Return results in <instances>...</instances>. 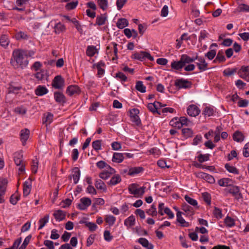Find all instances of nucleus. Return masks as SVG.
Here are the masks:
<instances>
[{"instance_id": "49530a36", "label": "nucleus", "mask_w": 249, "mask_h": 249, "mask_svg": "<svg viewBox=\"0 0 249 249\" xmlns=\"http://www.w3.org/2000/svg\"><path fill=\"white\" fill-rule=\"evenodd\" d=\"M229 192L233 196L240 195L239 188L236 186H233L229 189Z\"/></svg>"}, {"instance_id": "c756f323", "label": "nucleus", "mask_w": 249, "mask_h": 249, "mask_svg": "<svg viewBox=\"0 0 249 249\" xmlns=\"http://www.w3.org/2000/svg\"><path fill=\"white\" fill-rule=\"evenodd\" d=\"M81 92L80 88L77 85H70L67 87V93H79Z\"/></svg>"}, {"instance_id": "39448f33", "label": "nucleus", "mask_w": 249, "mask_h": 249, "mask_svg": "<svg viewBox=\"0 0 249 249\" xmlns=\"http://www.w3.org/2000/svg\"><path fill=\"white\" fill-rule=\"evenodd\" d=\"M132 58L141 61L143 60L145 58L148 59L150 61L154 60L153 57H152L150 53L145 52H140V53H135L132 55Z\"/></svg>"}, {"instance_id": "dca6fc26", "label": "nucleus", "mask_w": 249, "mask_h": 249, "mask_svg": "<svg viewBox=\"0 0 249 249\" xmlns=\"http://www.w3.org/2000/svg\"><path fill=\"white\" fill-rule=\"evenodd\" d=\"M107 20V14H101L98 16L96 18V23L94 25L101 26L105 24Z\"/></svg>"}, {"instance_id": "09e8293b", "label": "nucleus", "mask_w": 249, "mask_h": 249, "mask_svg": "<svg viewBox=\"0 0 249 249\" xmlns=\"http://www.w3.org/2000/svg\"><path fill=\"white\" fill-rule=\"evenodd\" d=\"M182 133L186 138L191 137L193 136V132L190 128H183Z\"/></svg>"}, {"instance_id": "3c124183", "label": "nucleus", "mask_w": 249, "mask_h": 249, "mask_svg": "<svg viewBox=\"0 0 249 249\" xmlns=\"http://www.w3.org/2000/svg\"><path fill=\"white\" fill-rule=\"evenodd\" d=\"M210 154H200L197 156V160L200 163L204 161H208L209 160Z\"/></svg>"}, {"instance_id": "2f4dec72", "label": "nucleus", "mask_w": 249, "mask_h": 249, "mask_svg": "<svg viewBox=\"0 0 249 249\" xmlns=\"http://www.w3.org/2000/svg\"><path fill=\"white\" fill-rule=\"evenodd\" d=\"M143 168L142 167H134L129 169L128 175L134 176L143 171Z\"/></svg>"}, {"instance_id": "052dcab7", "label": "nucleus", "mask_w": 249, "mask_h": 249, "mask_svg": "<svg viewBox=\"0 0 249 249\" xmlns=\"http://www.w3.org/2000/svg\"><path fill=\"white\" fill-rule=\"evenodd\" d=\"M65 29L64 25L60 23L56 24L54 27L55 32L56 34H59L60 32L64 31Z\"/></svg>"}, {"instance_id": "4d7b16f0", "label": "nucleus", "mask_w": 249, "mask_h": 249, "mask_svg": "<svg viewBox=\"0 0 249 249\" xmlns=\"http://www.w3.org/2000/svg\"><path fill=\"white\" fill-rule=\"evenodd\" d=\"M20 196L18 194L12 195L10 199V203L13 205H16L19 200Z\"/></svg>"}, {"instance_id": "b1692460", "label": "nucleus", "mask_w": 249, "mask_h": 249, "mask_svg": "<svg viewBox=\"0 0 249 249\" xmlns=\"http://www.w3.org/2000/svg\"><path fill=\"white\" fill-rule=\"evenodd\" d=\"M53 115L52 113L47 112L44 114V117L42 120L43 124H45L46 125H49L53 121Z\"/></svg>"}, {"instance_id": "f03ea898", "label": "nucleus", "mask_w": 249, "mask_h": 249, "mask_svg": "<svg viewBox=\"0 0 249 249\" xmlns=\"http://www.w3.org/2000/svg\"><path fill=\"white\" fill-rule=\"evenodd\" d=\"M96 164L99 169H104V170L99 174V177L103 179H107L112 175L116 173L115 170L104 161L100 160L97 162Z\"/></svg>"}, {"instance_id": "680f3d73", "label": "nucleus", "mask_w": 249, "mask_h": 249, "mask_svg": "<svg viewBox=\"0 0 249 249\" xmlns=\"http://www.w3.org/2000/svg\"><path fill=\"white\" fill-rule=\"evenodd\" d=\"M213 213L214 214V217L217 219H220L223 216L222 211L217 207L214 208Z\"/></svg>"}, {"instance_id": "e2e57ef3", "label": "nucleus", "mask_w": 249, "mask_h": 249, "mask_svg": "<svg viewBox=\"0 0 249 249\" xmlns=\"http://www.w3.org/2000/svg\"><path fill=\"white\" fill-rule=\"evenodd\" d=\"M32 238V235L31 234L27 236L24 239L23 243H22L21 247L18 249H25L27 246L29 244L30 241V240Z\"/></svg>"}, {"instance_id": "79ce46f5", "label": "nucleus", "mask_w": 249, "mask_h": 249, "mask_svg": "<svg viewBox=\"0 0 249 249\" xmlns=\"http://www.w3.org/2000/svg\"><path fill=\"white\" fill-rule=\"evenodd\" d=\"M170 125L173 127L180 128L181 127V124L180 122L179 118H174L172 119L169 123Z\"/></svg>"}, {"instance_id": "a18cd8bd", "label": "nucleus", "mask_w": 249, "mask_h": 249, "mask_svg": "<svg viewBox=\"0 0 249 249\" xmlns=\"http://www.w3.org/2000/svg\"><path fill=\"white\" fill-rule=\"evenodd\" d=\"M231 181V179L229 178H223L218 180V184L220 186L227 187L230 185V182Z\"/></svg>"}, {"instance_id": "8fccbe9b", "label": "nucleus", "mask_w": 249, "mask_h": 249, "mask_svg": "<svg viewBox=\"0 0 249 249\" xmlns=\"http://www.w3.org/2000/svg\"><path fill=\"white\" fill-rule=\"evenodd\" d=\"M146 213L152 216H156L157 214V211L155 205H152L151 207L146 211Z\"/></svg>"}, {"instance_id": "cd10ccee", "label": "nucleus", "mask_w": 249, "mask_h": 249, "mask_svg": "<svg viewBox=\"0 0 249 249\" xmlns=\"http://www.w3.org/2000/svg\"><path fill=\"white\" fill-rule=\"evenodd\" d=\"M184 66L181 59L178 61H173L171 64V68L176 70H180Z\"/></svg>"}, {"instance_id": "13d9d810", "label": "nucleus", "mask_w": 249, "mask_h": 249, "mask_svg": "<svg viewBox=\"0 0 249 249\" xmlns=\"http://www.w3.org/2000/svg\"><path fill=\"white\" fill-rule=\"evenodd\" d=\"M98 4L100 8L103 10H105L107 8L108 2L107 0H98Z\"/></svg>"}, {"instance_id": "c85d7f7f", "label": "nucleus", "mask_w": 249, "mask_h": 249, "mask_svg": "<svg viewBox=\"0 0 249 249\" xmlns=\"http://www.w3.org/2000/svg\"><path fill=\"white\" fill-rule=\"evenodd\" d=\"M244 137L243 134L239 131H235L232 136L233 140L238 142H243L244 140Z\"/></svg>"}, {"instance_id": "6ab92c4d", "label": "nucleus", "mask_w": 249, "mask_h": 249, "mask_svg": "<svg viewBox=\"0 0 249 249\" xmlns=\"http://www.w3.org/2000/svg\"><path fill=\"white\" fill-rule=\"evenodd\" d=\"M53 215L56 221H60L65 218L66 213L62 210H58L54 211Z\"/></svg>"}, {"instance_id": "20e7f679", "label": "nucleus", "mask_w": 249, "mask_h": 249, "mask_svg": "<svg viewBox=\"0 0 249 249\" xmlns=\"http://www.w3.org/2000/svg\"><path fill=\"white\" fill-rule=\"evenodd\" d=\"M192 85L191 82L183 79H177L175 83V85L178 89H189Z\"/></svg>"}, {"instance_id": "473e14b6", "label": "nucleus", "mask_w": 249, "mask_h": 249, "mask_svg": "<svg viewBox=\"0 0 249 249\" xmlns=\"http://www.w3.org/2000/svg\"><path fill=\"white\" fill-rule=\"evenodd\" d=\"M128 25V21L126 18H119L116 23L117 27L118 28L121 29L127 26Z\"/></svg>"}, {"instance_id": "412c9836", "label": "nucleus", "mask_w": 249, "mask_h": 249, "mask_svg": "<svg viewBox=\"0 0 249 249\" xmlns=\"http://www.w3.org/2000/svg\"><path fill=\"white\" fill-rule=\"evenodd\" d=\"M181 209L185 212L183 214L187 216H192L194 214V209L187 204H182Z\"/></svg>"}, {"instance_id": "37998d69", "label": "nucleus", "mask_w": 249, "mask_h": 249, "mask_svg": "<svg viewBox=\"0 0 249 249\" xmlns=\"http://www.w3.org/2000/svg\"><path fill=\"white\" fill-rule=\"evenodd\" d=\"M222 129V128L221 126H217L216 128V130L214 131L213 134L215 135L214 138V142H217L220 140V133Z\"/></svg>"}, {"instance_id": "864d4df0", "label": "nucleus", "mask_w": 249, "mask_h": 249, "mask_svg": "<svg viewBox=\"0 0 249 249\" xmlns=\"http://www.w3.org/2000/svg\"><path fill=\"white\" fill-rule=\"evenodd\" d=\"M105 221L110 226H112L114 224L116 218L113 215H107L106 216Z\"/></svg>"}, {"instance_id": "ea45409f", "label": "nucleus", "mask_w": 249, "mask_h": 249, "mask_svg": "<svg viewBox=\"0 0 249 249\" xmlns=\"http://www.w3.org/2000/svg\"><path fill=\"white\" fill-rule=\"evenodd\" d=\"M27 109L23 106L18 107L14 109V112L19 115L23 116L27 112Z\"/></svg>"}, {"instance_id": "7ed1b4c3", "label": "nucleus", "mask_w": 249, "mask_h": 249, "mask_svg": "<svg viewBox=\"0 0 249 249\" xmlns=\"http://www.w3.org/2000/svg\"><path fill=\"white\" fill-rule=\"evenodd\" d=\"M145 189V187H139L136 183L131 184L128 187L129 194L134 195L136 197H141L144 194Z\"/></svg>"}, {"instance_id": "6e6d98bb", "label": "nucleus", "mask_w": 249, "mask_h": 249, "mask_svg": "<svg viewBox=\"0 0 249 249\" xmlns=\"http://www.w3.org/2000/svg\"><path fill=\"white\" fill-rule=\"evenodd\" d=\"M7 183V181L6 179H0V192L2 193H4Z\"/></svg>"}, {"instance_id": "f704fd0d", "label": "nucleus", "mask_w": 249, "mask_h": 249, "mask_svg": "<svg viewBox=\"0 0 249 249\" xmlns=\"http://www.w3.org/2000/svg\"><path fill=\"white\" fill-rule=\"evenodd\" d=\"M214 113V110L213 107L210 106L206 107L203 110L202 114L205 116L210 117L213 116Z\"/></svg>"}, {"instance_id": "f8f14e48", "label": "nucleus", "mask_w": 249, "mask_h": 249, "mask_svg": "<svg viewBox=\"0 0 249 249\" xmlns=\"http://www.w3.org/2000/svg\"><path fill=\"white\" fill-rule=\"evenodd\" d=\"M187 112L189 116L195 117L200 113V110L196 106L191 105L188 107Z\"/></svg>"}, {"instance_id": "a211bd4d", "label": "nucleus", "mask_w": 249, "mask_h": 249, "mask_svg": "<svg viewBox=\"0 0 249 249\" xmlns=\"http://www.w3.org/2000/svg\"><path fill=\"white\" fill-rule=\"evenodd\" d=\"M182 213L178 211L177 213V221L182 227H188L190 226L189 223L186 221L181 216Z\"/></svg>"}, {"instance_id": "a878e982", "label": "nucleus", "mask_w": 249, "mask_h": 249, "mask_svg": "<svg viewBox=\"0 0 249 249\" xmlns=\"http://www.w3.org/2000/svg\"><path fill=\"white\" fill-rule=\"evenodd\" d=\"M136 220L134 215H131L125 219L124 225L128 228L134 226L135 225Z\"/></svg>"}, {"instance_id": "72a5a7b5", "label": "nucleus", "mask_w": 249, "mask_h": 249, "mask_svg": "<svg viewBox=\"0 0 249 249\" xmlns=\"http://www.w3.org/2000/svg\"><path fill=\"white\" fill-rule=\"evenodd\" d=\"M95 185L96 188L102 192H106L107 187L105 183L101 179H97L96 181Z\"/></svg>"}, {"instance_id": "0eeeda50", "label": "nucleus", "mask_w": 249, "mask_h": 249, "mask_svg": "<svg viewBox=\"0 0 249 249\" xmlns=\"http://www.w3.org/2000/svg\"><path fill=\"white\" fill-rule=\"evenodd\" d=\"M80 201V202L77 205V207L81 210L86 209L91 204V199L87 197L81 198Z\"/></svg>"}, {"instance_id": "603ef678", "label": "nucleus", "mask_w": 249, "mask_h": 249, "mask_svg": "<svg viewBox=\"0 0 249 249\" xmlns=\"http://www.w3.org/2000/svg\"><path fill=\"white\" fill-rule=\"evenodd\" d=\"M237 71V69L228 68L225 69L223 71V74L226 76H230L234 74Z\"/></svg>"}, {"instance_id": "f257e3e1", "label": "nucleus", "mask_w": 249, "mask_h": 249, "mask_svg": "<svg viewBox=\"0 0 249 249\" xmlns=\"http://www.w3.org/2000/svg\"><path fill=\"white\" fill-rule=\"evenodd\" d=\"M28 63L24 50L15 49L13 51L11 63L15 68L20 67L23 69L28 65Z\"/></svg>"}, {"instance_id": "bf43d9fd", "label": "nucleus", "mask_w": 249, "mask_h": 249, "mask_svg": "<svg viewBox=\"0 0 249 249\" xmlns=\"http://www.w3.org/2000/svg\"><path fill=\"white\" fill-rule=\"evenodd\" d=\"M38 161L37 159H35L33 160H32V171L34 174H36L37 173V169H38Z\"/></svg>"}, {"instance_id": "5fc2aeb1", "label": "nucleus", "mask_w": 249, "mask_h": 249, "mask_svg": "<svg viewBox=\"0 0 249 249\" xmlns=\"http://www.w3.org/2000/svg\"><path fill=\"white\" fill-rule=\"evenodd\" d=\"M55 101L60 104H63L66 102V99L64 94H54Z\"/></svg>"}, {"instance_id": "1a4fd4ad", "label": "nucleus", "mask_w": 249, "mask_h": 249, "mask_svg": "<svg viewBox=\"0 0 249 249\" xmlns=\"http://www.w3.org/2000/svg\"><path fill=\"white\" fill-rule=\"evenodd\" d=\"M238 73L240 77L249 81V66H242Z\"/></svg>"}, {"instance_id": "58836bf2", "label": "nucleus", "mask_w": 249, "mask_h": 249, "mask_svg": "<svg viewBox=\"0 0 249 249\" xmlns=\"http://www.w3.org/2000/svg\"><path fill=\"white\" fill-rule=\"evenodd\" d=\"M180 59L184 65L187 63L189 64L193 62L196 59L195 58H191L186 54H182L181 56Z\"/></svg>"}, {"instance_id": "5701e85b", "label": "nucleus", "mask_w": 249, "mask_h": 249, "mask_svg": "<svg viewBox=\"0 0 249 249\" xmlns=\"http://www.w3.org/2000/svg\"><path fill=\"white\" fill-rule=\"evenodd\" d=\"M80 171L78 167H74L72 170V174L71 177H72L73 182L74 184H77L80 179Z\"/></svg>"}, {"instance_id": "4c0bfd02", "label": "nucleus", "mask_w": 249, "mask_h": 249, "mask_svg": "<svg viewBox=\"0 0 249 249\" xmlns=\"http://www.w3.org/2000/svg\"><path fill=\"white\" fill-rule=\"evenodd\" d=\"M226 227L231 228L235 225V220L230 216H227L224 220Z\"/></svg>"}, {"instance_id": "a19ab883", "label": "nucleus", "mask_w": 249, "mask_h": 249, "mask_svg": "<svg viewBox=\"0 0 249 249\" xmlns=\"http://www.w3.org/2000/svg\"><path fill=\"white\" fill-rule=\"evenodd\" d=\"M9 40L8 36L5 35H2L0 38V45L5 48L9 45Z\"/></svg>"}, {"instance_id": "bb28decb", "label": "nucleus", "mask_w": 249, "mask_h": 249, "mask_svg": "<svg viewBox=\"0 0 249 249\" xmlns=\"http://www.w3.org/2000/svg\"><path fill=\"white\" fill-rule=\"evenodd\" d=\"M138 242L147 249H154L153 245L152 244L149 243L146 238H140L138 239Z\"/></svg>"}, {"instance_id": "4be33fe9", "label": "nucleus", "mask_w": 249, "mask_h": 249, "mask_svg": "<svg viewBox=\"0 0 249 249\" xmlns=\"http://www.w3.org/2000/svg\"><path fill=\"white\" fill-rule=\"evenodd\" d=\"M14 161L17 166H20L24 163L23 160V155L21 152H18L14 154Z\"/></svg>"}, {"instance_id": "69168bd1", "label": "nucleus", "mask_w": 249, "mask_h": 249, "mask_svg": "<svg viewBox=\"0 0 249 249\" xmlns=\"http://www.w3.org/2000/svg\"><path fill=\"white\" fill-rule=\"evenodd\" d=\"M202 197L204 200L209 205L211 204V197L210 195L207 193L205 192L202 193Z\"/></svg>"}, {"instance_id": "423d86ee", "label": "nucleus", "mask_w": 249, "mask_h": 249, "mask_svg": "<svg viewBox=\"0 0 249 249\" xmlns=\"http://www.w3.org/2000/svg\"><path fill=\"white\" fill-rule=\"evenodd\" d=\"M52 85L55 89H61L64 86V79L61 75H57L53 80Z\"/></svg>"}, {"instance_id": "aec40b11", "label": "nucleus", "mask_w": 249, "mask_h": 249, "mask_svg": "<svg viewBox=\"0 0 249 249\" xmlns=\"http://www.w3.org/2000/svg\"><path fill=\"white\" fill-rule=\"evenodd\" d=\"M124 160V154L122 153L115 152L114 153L112 161L115 163H121Z\"/></svg>"}, {"instance_id": "0e129e2a", "label": "nucleus", "mask_w": 249, "mask_h": 249, "mask_svg": "<svg viewBox=\"0 0 249 249\" xmlns=\"http://www.w3.org/2000/svg\"><path fill=\"white\" fill-rule=\"evenodd\" d=\"M48 89L43 86H39L35 90V93H47Z\"/></svg>"}, {"instance_id": "2eb2a0df", "label": "nucleus", "mask_w": 249, "mask_h": 249, "mask_svg": "<svg viewBox=\"0 0 249 249\" xmlns=\"http://www.w3.org/2000/svg\"><path fill=\"white\" fill-rule=\"evenodd\" d=\"M32 188V181L29 178L28 180L25 181L23 184V196H28Z\"/></svg>"}, {"instance_id": "9d476101", "label": "nucleus", "mask_w": 249, "mask_h": 249, "mask_svg": "<svg viewBox=\"0 0 249 249\" xmlns=\"http://www.w3.org/2000/svg\"><path fill=\"white\" fill-rule=\"evenodd\" d=\"M195 59L198 61V62H196V65L200 71H205L208 69V63L206 62L204 58L196 56Z\"/></svg>"}, {"instance_id": "c03bdc74", "label": "nucleus", "mask_w": 249, "mask_h": 249, "mask_svg": "<svg viewBox=\"0 0 249 249\" xmlns=\"http://www.w3.org/2000/svg\"><path fill=\"white\" fill-rule=\"evenodd\" d=\"M135 88L138 91L142 93L146 92V87L144 86L142 81H137L136 82Z\"/></svg>"}, {"instance_id": "c9c22d12", "label": "nucleus", "mask_w": 249, "mask_h": 249, "mask_svg": "<svg viewBox=\"0 0 249 249\" xmlns=\"http://www.w3.org/2000/svg\"><path fill=\"white\" fill-rule=\"evenodd\" d=\"M49 214H46L43 217L40 218L38 221V223L39 224L38 230L42 229L45 226V225L49 222Z\"/></svg>"}, {"instance_id": "338daca9", "label": "nucleus", "mask_w": 249, "mask_h": 249, "mask_svg": "<svg viewBox=\"0 0 249 249\" xmlns=\"http://www.w3.org/2000/svg\"><path fill=\"white\" fill-rule=\"evenodd\" d=\"M238 9L240 12H249V6L246 4H241L238 6Z\"/></svg>"}, {"instance_id": "6e6552de", "label": "nucleus", "mask_w": 249, "mask_h": 249, "mask_svg": "<svg viewBox=\"0 0 249 249\" xmlns=\"http://www.w3.org/2000/svg\"><path fill=\"white\" fill-rule=\"evenodd\" d=\"M139 110L137 108H133L130 110V115L131 121L135 123L137 125L141 124V120L138 116Z\"/></svg>"}, {"instance_id": "7c9ffc66", "label": "nucleus", "mask_w": 249, "mask_h": 249, "mask_svg": "<svg viewBox=\"0 0 249 249\" xmlns=\"http://www.w3.org/2000/svg\"><path fill=\"white\" fill-rule=\"evenodd\" d=\"M226 61V58L224 56V53L222 50L219 51L216 56V58L213 60L214 63H222Z\"/></svg>"}, {"instance_id": "e433bc0d", "label": "nucleus", "mask_w": 249, "mask_h": 249, "mask_svg": "<svg viewBox=\"0 0 249 249\" xmlns=\"http://www.w3.org/2000/svg\"><path fill=\"white\" fill-rule=\"evenodd\" d=\"M85 182L89 185L87 188V192L91 193L93 191V187L92 186V178L90 177H87L85 178Z\"/></svg>"}, {"instance_id": "774afa93", "label": "nucleus", "mask_w": 249, "mask_h": 249, "mask_svg": "<svg viewBox=\"0 0 249 249\" xmlns=\"http://www.w3.org/2000/svg\"><path fill=\"white\" fill-rule=\"evenodd\" d=\"M243 155L245 157H249V142L245 145L243 150Z\"/></svg>"}, {"instance_id": "9b49d317", "label": "nucleus", "mask_w": 249, "mask_h": 249, "mask_svg": "<svg viewBox=\"0 0 249 249\" xmlns=\"http://www.w3.org/2000/svg\"><path fill=\"white\" fill-rule=\"evenodd\" d=\"M95 67L97 70V76L98 77H102L105 72L106 64L105 62L101 61L94 65Z\"/></svg>"}, {"instance_id": "ddd939ff", "label": "nucleus", "mask_w": 249, "mask_h": 249, "mask_svg": "<svg viewBox=\"0 0 249 249\" xmlns=\"http://www.w3.org/2000/svg\"><path fill=\"white\" fill-rule=\"evenodd\" d=\"M147 107L149 111L153 113H158L160 114V113L158 112V109H159L160 107H161L162 106L159 102H154L153 103H148Z\"/></svg>"}, {"instance_id": "393cba45", "label": "nucleus", "mask_w": 249, "mask_h": 249, "mask_svg": "<svg viewBox=\"0 0 249 249\" xmlns=\"http://www.w3.org/2000/svg\"><path fill=\"white\" fill-rule=\"evenodd\" d=\"M122 180L121 176L118 175H114L107 182V184L110 186H114L119 183Z\"/></svg>"}, {"instance_id": "de8ad7c7", "label": "nucleus", "mask_w": 249, "mask_h": 249, "mask_svg": "<svg viewBox=\"0 0 249 249\" xmlns=\"http://www.w3.org/2000/svg\"><path fill=\"white\" fill-rule=\"evenodd\" d=\"M225 167L226 169V170L230 173H233L235 174H239L238 170L236 168L232 165H230L228 164H226L225 165Z\"/></svg>"}, {"instance_id": "f3484780", "label": "nucleus", "mask_w": 249, "mask_h": 249, "mask_svg": "<svg viewBox=\"0 0 249 249\" xmlns=\"http://www.w3.org/2000/svg\"><path fill=\"white\" fill-rule=\"evenodd\" d=\"M199 177L209 183L213 184L215 182L214 178L211 175L204 172L199 173Z\"/></svg>"}, {"instance_id": "4468645a", "label": "nucleus", "mask_w": 249, "mask_h": 249, "mask_svg": "<svg viewBox=\"0 0 249 249\" xmlns=\"http://www.w3.org/2000/svg\"><path fill=\"white\" fill-rule=\"evenodd\" d=\"M30 130L27 128L22 129L20 132V139L23 145L26 144L30 135Z\"/></svg>"}]
</instances>
